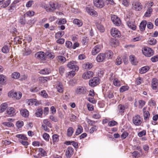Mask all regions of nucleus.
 Listing matches in <instances>:
<instances>
[{
	"label": "nucleus",
	"instance_id": "43",
	"mask_svg": "<svg viewBox=\"0 0 158 158\" xmlns=\"http://www.w3.org/2000/svg\"><path fill=\"white\" fill-rule=\"evenodd\" d=\"M97 29L101 32H103L104 31V27L101 24L97 23L96 24Z\"/></svg>",
	"mask_w": 158,
	"mask_h": 158
},
{
	"label": "nucleus",
	"instance_id": "22",
	"mask_svg": "<svg viewBox=\"0 0 158 158\" xmlns=\"http://www.w3.org/2000/svg\"><path fill=\"white\" fill-rule=\"evenodd\" d=\"M133 5H134V8L136 10H139L142 9V6L141 4L139 2H135Z\"/></svg>",
	"mask_w": 158,
	"mask_h": 158
},
{
	"label": "nucleus",
	"instance_id": "27",
	"mask_svg": "<svg viewBox=\"0 0 158 158\" xmlns=\"http://www.w3.org/2000/svg\"><path fill=\"white\" fill-rule=\"evenodd\" d=\"M21 114L24 117H27L29 115V113L28 110L26 109H23L20 111Z\"/></svg>",
	"mask_w": 158,
	"mask_h": 158
},
{
	"label": "nucleus",
	"instance_id": "5",
	"mask_svg": "<svg viewBox=\"0 0 158 158\" xmlns=\"http://www.w3.org/2000/svg\"><path fill=\"white\" fill-rule=\"evenodd\" d=\"M68 67L72 69L75 71H78L79 68L77 64V62L74 61H72L69 62L67 64Z\"/></svg>",
	"mask_w": 158,
	"mask_h": 158
},
{
	"label": "nucleus",
	"instance_id": "8",
	"mask_svg": "<svg viewBox=\"0 0 158 158\" xmlns=\"http://www.w3.org/2000/svg\"><path fill=\"white\" fill-rule=\"evenodd\" d=\"M111 35L114 37H118L121 35V33L116 28H114L111 29Z\"/></svg>",
	"mask_w": 158,
	"mask_h": 158
},
{
	"label": "nucleus",
	"instance_id": "7",
	"mask_svg": "<svg viewBox=\"0 0 158 158\" xmlns=\"http://www.w3.org/2000/svg\"><path fill=\"white\" fill-rule=\"evenodd\" d=\"M111 19L113 23L116 26H118L121 24V22L120 19L116 15L112 16Z\"/></svg>",
	"mask_w": 158,
	"mask_h": 158
},
{
	"label": "nucleus",
	"instance_id": "56",
	"mask_svg": "<svg viewBox=\"0 0 158 158\" xmlns=\"http://www.w3.org/2000/svg\"><path fill=\"white\" fill-rule=\"evenodd\" d=\"M36 99H31L28 100L27 103L29 105H32L34 104V102L36 101Z\"/></svg>",
	"mask_w": 158,
	"mask_h": 158
},
{
	"label": "nucleus",
	"instance_id": "55",
	"mask_svg": "<svg viewBox=\"0 0 158 158\" xmlns=\"http://www.w3.org/2000/svg\"><path fill=\"white\" fill-rule=\"evenodd\" d=\"M43 123L45 125L47 126L48 127L50 128H51L52 127V124L48 119H44L43 121Z\"/></svg>",
	"mask_w": 158,
	"mask_h": 158
},
{
	"label": "nucleus",
	"instance_id": "48",
	"mask_svg": "<svg viewBox=\"0 0 158 158\" xmlns=\"http://www.w3.org/2000/svg\"><path fill=\"white\" fill-rule=\"evenodd\" d=\"M35 14V12L31 10L26 12L24 15L27 16L31 17L33 16Z\"/></svg>",
	"mask_w": 158,
	"mask_h": 158
},
{
	"label": "nucleus",
	"instance_id": "53",
	"mask_svg": "<svg viewBox=\"0 0 158 158\" xmlns=\"http://www.w3.org/2000/svg\"><path fill=\"white\" fill-rule=\"evenodd\" d=\"M86 121L88 124L91 126H93L94 124H95L97 121H95L93 120H92L88 118H86Z\"/></svg>",
	"mask_w": 158,
	"mask_h": 158
},
{
	"label": "nucleus",
	"instance_id": "20",
	"mask_svg": "<svg viewBox=\"0 0 158 158\" xmlns=\"http://www.w3.org/2000/svg\"><path fill=\"white\" fill-rule=\"evenodd\" d=\"M129 60L132 64L134 65L137 64V62L136 59L134 55H130L129 56Z\"/></svg>",
	"mask_w": 158,
	"mask_h": 158
},
{
	"label": "nucleus",
	"instance_id": "6",
	"mask_svg": "<svg viewBox=\"0 0 158 158\" xmlns=\"http://www.w3.org/2000/svg\"><path fill=\"white\" fill-rule=\"evenodd\" d=\"M93 3L94 6L99 8H103L105 5L103 0H93Z\"/></svg>",
	"mask_w": 158,
	"mask_h": 158
},
{
	"label": "nucleus",
	"instance_id": "28",
	"mask_svg": "<svg viewBox=\"0 0 158 158\" xmlns=\"http://www.w3.org/2000/svg\"><path fill=\"white\" fill-rule=\"evenodd\" d=\"M2 52L4 53H8L10 51V46L4 45L2 48Z\"/></svg>",
	"mask_w": 158,
	"mask_h": 158
},
{
	"label": "nucleus",
	"instance_id": "50",
	"mask_svg": "<svg viewBox=\"0 0 158 158\" xmlns=\"http://www.w3.org/2000/svg\"><path fill=\"white\" fill-rule=\"evenodd\" d=\"M40 89L39 87L33 86L30 89V91L31 92L35 93L38 92Z\"/></svg>",
	"mask_w": 158,
	"mask_h": 158
},
{
	"label": "nucleus",
	"instance_id": "52",
	"mask_svg": "<svg viewBox=\"0 0 158 158\" xmlns=\"http://www.w3.org/2000/svg\"><path fill=\"white\" fill-rule=\"evenodd\" d=\"M39 152L41 153V156H44L46 155V152L42 148H40L39 149Z\"/></svg>",
	"mask_w": 158,
	"mask_h": 158
},
{
	"label": "nucleus",
	"instance_id": "13",
	"mask_svg": "<svg viewBox=\"0 0 158 158\" xmlns=\"http://www.w3.org/2000/svg\"><path fill=\"white\" fill-rule=\"evenodd\" d=\"M94 75L93 72L91 71H89L85 72L82 75V78L85 79H89L92 77Z\"/></svg>",
	"mask_w": 158,
	"mask_h": 158
},
{
	"label": "nucleus",
	"instance_id": "1",
	"mask_svg": "<svg viewBox=\"0 0 158 158\" xmlns=\"http://www.w3.org/2000/svg\"><path fill=\"white\" fill-rule=\"evenodd\" d=\"M74 93L76 95H85L88 94V90L85 86H78L75 89Z\"/></svg>",
	"mask_w": 158,
	"mask_h": 158
},
{
	"label": "nucleus",
	"instance_id": "32",
	"mask_svg": "<svg viewBox=\"0 0 158 158\" xmlns=\"http://www.w3.org/2000/svg\"><path fill=\"white\" fill-rule=\"evenodd\" d=\"M83 130V129L82 127L80 125H78L77 128L75 133V135H79L82 132Z\"/></svg>",
	"mask_w": 158,
	"mask_h": 158
},
{
	"label": "nucleus",
	"instance_id": "14",
	"mask_svg": "<svg viewBox=\"0 0 158 158\" xmlns=\"http://www.w3.org/2000/svg\"><path fill=\"white\" fill-rule=\"evenodd\" d=\"M106 55L104 53H100L99 54L96 58V60L99 62L103 61L106 58Z\"/></svg>",
	"mask_w": 158,
	"mask_h": 158
},
{
	"label": "nucleus",
	"instance_id": "38",
	"mask_svg": "<svg viewBox=\"0 0 158 158\" xmlns=\"http://www.w3.org/2000/svg\"><path fill=\"white\" fill-rule=\"evenodd\" d=\"M110 44L111 46L113 47H115L119 44L118 40L114 39L111 40Z\"/></svg>",
	"mask_w": 158,
	"mask_h": 158
},
{
	"label": "nucleus",
	"instance_id": "58",
	"mask_svg": "<svg viewBox=\"0 0 158 158\" xmlns=\"http://www.w3.org/2000/svg\"><path fill=\"white\" fill-rule=\"evenodd\" d=\"M57 59L62 63H64L66 61V58L63 56H58Z\"/></svg>",
	"mask_w": 158,
	"mask_h": 158
},
{
	"label": "nucleus",
	"instance_id": "3",
	"mask_svg": "<svg viewBox=\"0 0 158 158\" xmlns=\"http://www.w3.org/2000/svg\"><path fill=\"white\" fill-rule=\"evenodd\" d=\"M142 119L139 115L137 114L133 117L132 122L136 126H140L142 122Z\"/></svg>",
	"mask_w": 158,
	"mask_h": 158
},
{
	"label": "nucleus",
	"instance_id": "42",
	"mask_svg": "<svg viewBox=\"0 0 158 158\" xmlns=\"http://www.w3.org/2000/svg\"><path fill=\"white\" fill-rule=\"evenodd\" d=\"M129 87L127 85H124L121 86L119 89V91L121 93H123L128 89Z\"/></svg>",
	"mask_w": 158,
	"mask_h": 158
},
{
	"label": "nucleus",
	"instance_id": "30",
	"mask_svg": "<svg viewBox=\"0 0 158 158\" xmlns=\"http://www.w3.org/2000/svg\"><path fill=\"white\" fill-rule=\"evenodd\" d=\"M56 89L57 91L61 93L63 92V85L61 82H59L56 86Z\"/></svg>",
	"mask_w": 158,
	"mask_h": 158
},
{
	"label": "nucleus",
	"instance_id": "33",
	"mask_svg": "<svg viewBox=\"0 0 158 158\" xmlns=\"http://www.w3.org/2000/svg\"><path fill=\"white\" fill-rule=\"evenodd\" d=\"M92 67V64L89 63H87L85 64H84L82 65L83 68L86 69H91Z\"/></svg>",
	"mask_w": 158,
	"mask_h": 158
},
{
	"label": "nucleus",
	"instance_id": "37",
	"mask_svg": "<svg viewBox=\"0 0 158 158\" xmlns=\"http://www.w3.org/2000/svg\"><path fill=\"white\" fill-rule=\"evenodd\" d=\"M43 113V110L42 109H39L36 110L35 113V115L37 117H40L42 115Z\"/></svg>",
	"mask_w": 158,
	"mask_h": 158
},
{
	"label": "nucleus",
	"instance_id": "63",
	"mask_svg": "<svg viewBox=\"0 0 158 158\" xmlns=\"http://www.w3.org/2000/svg\"><path fill=\"white\" fill-rule=\"evenodd\" d=\"M10 0H7L5 2L4 4L2 5L1 7L4 8L10 4Z\"/></svg>",
	"mask_w": 158,
	"mask_h": 158
},
{
	"label": "nucleus",
	"instance_id": "51",
	"mask_svg": "<svg viewBox=\"0 0 158 158\" xmlns=\"http://www.w3.org/2000/svg\"><path fill=\"white\" fill-rule=\"evenodd\" d=\"M46 55L48 58L51 59H53L55 57V55L53 53L48 52H46Z\"/></svg>",
	"mask_w": 158,
	"mask_h": 158
},
{
	"label": "nucleus",
	"instance_id": "10",
	"mask_svg": "<svg viewBox=\"0 0 158 158\" xmlns=\"http://www.w3.org/2000/svg\"><path fill=\"white\" fill-rule=\"evenodd\" d=\"M35 57L42 60L46 59V56L44 52L40 51L36 53L35 55Z\"/></svg>",
	"mask_w": 158,
	"mask_h": 158
},
{
	"label": "nucleus",
	"instance_id": "24",
	"mask_svg": "<svg viewBox=\"0 0 158 158\" xmlns=\"http://www.w3.org/2000/svg\"><path fill=\"white\" fill-rule=\"evenodd\" d=\"M110 80L111 81L112 79L111 77L110 78ZM113 83L114 85L116 86H119L121 85L120 81L116 78H114L113 79Z\"/></svg>",
	"mask_w": 158,
	"mask_h": 158
},
{
	"label": "nucleus",
	"instance_id": "19",
	"mask_svg": "<svg viewBox=\"0 0 158 158\" xmlns=\"http://www.w3.org/2000/svg\"><path fill=\"white\" fill-rule=\"evenodd\" d=\"M126 108L124 105L120 104L118 106L117 111L119 113L122 114L124 112V110Z\"/></svg>",
	"mask_w": 158,
	"mask_h": 158
},
{
	"label": "nucleus",
	"instance_id": "25",
	"mask_svg": "<svg viewBox=\"0 0 158 158\" xmlns=\"http://www.w3.org/2000/svg\"><path fill=\"white\" fill-rule=\"evenodd\" d=\"M8 105L6 102L3 103L1 104L0 106V113L3 112L7 107Z\"/></svg>",
	"mask_w": 158,
	"mask_h": 158
},
{
	"label": "nucleus",
	"instance_id": "61",
	"mask_svg": "<svg viewBox=\"0 0 158 158\" xmlns=\"http://www.w3.org/2000/svg\"><path fill=\"white\" fill-rule=\"evenodd\" d=\"M23 125V122L21 121H18L16 123V125L18 128L21 127Z\"/></svg>",
	"mask_w": 158,
	"mask_h": 158
},
{
	"label": "nucleus",
	"instance_id": "2",
	"mask_svg": "<svg viewBox=\"0 0 158 158\" xmlns=\"http://www.w3.org/2000/svg\"><path fill=\"white\" fill-rule=\"evenodd\" d=\"M143 54L146 56L150 57L154 54V51L151 48L148 47H145L142 49Z\"/></svg>",
	"mask_w": 158,
	"mask_h": 158
},
{
	"label": "nucleus",
	"instance_id": "9",
	"mask_svg": "<svg viewBox=\"0 0 158 158\" xmlns=\"http://www.w3.org/2000/svg\"><path fill=\"white\" fill-rule=\"evenodd\" d=\"M85 9L86 12L90 15L95 17L98 16L97 12L91 7L89 6L87 7Z\"/></svg>",
	"mask_w": 158,
	"mask_h": 158
},
{
	"label": "nucleus",
	"instance_id": "54",
	"mask_svg": "<svg viewBox=\"0 0 158 158\" xmlns=\"http://www.w3.org/2000/svg\"><path fill=\"white\" fill-rule=\"evenodd\" d=\"M138 107L139 108H142L145 104V102L142 100H139L138 101Z\"/></svg>",
	"mask_w": 158,
	"mask_h": 158
},
{
	"label": "nucleus",
	"instance_id": "44",
	"mask_svg": "<svg viewBox=\"0 0 158 158\" xmlns=\"http://www.w3.org/2000/svg\"><path fill=\"white\" fill-rule=\"evenodd\" d=\"M156 40L154 38L150 39L147 42L148 44L151 45H155L156 43Z\"/></svg>",
	"mask_w": 158,
	"mask_h": 158
},
{
	"label": "nucleus",
	"instance_id": "49",
	"mask_svg": "<svg viewBox=\"0 0 158 158\" xmlns=\"http://www.w3.org/2000/svg\"><path fill=\"white\" fill-rule=\"evenodd\" d=\"M117 124L118 123L114 120H112L108 123V125L110 127L116 126Z\"/></svg>",
	"mask_w": 158,
	"mask_h": 158
},
{
	"label": "nucleus",
	"instance_id": "23",
	"mask_svg": "<svg viewBox=\"0 0 158 158\" xmlns=\"http://www.w3.org/2000/svg\"><path fill=\"white\" fill-rule=\"evenodd\" d=\"M51 72V70L49 68H45L41 70L40 73L42 74H48Z\"/></svg>",
	"mask_w": 158,
	"mask_h": 158
},
{
	"label": "nucleus",
	"instance_id": "64",
	"mask_svg": "<svg viewBox=\"0 0 158 158\" xmlns=\"http://www.w3.org/2000/svg\"><path fill=\"white\" fill-rule=\"evenodd\" d=\"M143 82V78L140 77H139L135 81L136 84L138 85H139Z\"/></svg>",
	"mask_w": 158,
	"mask_h": 158
},
{
	"label": "nucleus",
	"instance_id": "60",
	"mask_svg": "<svg viewBox=\"0 0 158 158\" xmlns=\"http://www.w3.org/2000/svg\"><path fill=\"white\" fill-rule=\"evenodd\" d=\"M52 140L53 142H56L59 140L58 136L56 134H54L52 135Z\"/></svg>",
	"mask_w": 158,
	"mask_h": 158
},
{
	"label": "nucleus",
	"instance_id": "39",
	"mask_svg": "<svg viewBox=\"0 0 158 158\" xmlns=\"http://www.w3.org/2000/svg\"><path fill=\"white\" fill-rule=\"evenodd\" d=\"M56 22L58 24H63L66 23V20L65 19H59L58 20H57Z\"/></svg>",
	"mask_w": 158,
	"mask_h": 158
},
{
	"label": "nucleus",
	"instance_id": "57",
	"mask_svg": "<svg viewBox=\"0 0 158 158\" xmlns=\"http://www.w3.org/2000/svg\"><path fill=\"white\" fill-rule=\"evenodd\" d=\"M65 46L68 48L72 49V43L70 41H66L65 42Z\"/></svg>",
	"mask_w": 158,
	"mask_h": 158
},
{
	"label": "nucleus",
	"instance_id": "47",
	"mask_svg": "<svg viewBox=\"0 0 158 158\" xmlns=\"http://www.w3.org/2000/svg\"><path fill=\"white\" fill-rule=\"evenodd\" d=\"M106 56L109 58H111L113 56V53L112 52L111 50H108L106 52Z\"/></svg>",
	"mask_w": 158,
	"mask_h": 158
},
{
	"label": "nucleus",
	"instance_id": "59",
	"mask_svg": "<svg viewBox=\"0 0 158 158\" xmlns=\"http://www.w3.org/2000/svg\"><path fill=\"white\" fill-rule=\"evenodd\" d=\"M5 77L3 75H0V82L1 84L3 85L5 83Z\"/></svg>",
	"mask_w": 158,
	"mask_h": 158
},
{
	"label": "nucleus",
	"instance_id": "41",
	"mask_svg": "<svg viewBox=\"0 0 158 158\" xmlns=\"http://www.w3.org/2000/svg\"><path fill=\"white\" fill-rule=\"evenodd\" d=\"M14 98L17 99H20L22 96V94L20 92H15L14 94Z\"/></svg>",
	"mask_w": 158,
	"mask_h": 158
},
{
	"label": "nucleus",
	"instance_id": "46",
	"mask_svg": "<svg viewBox=\"0 0 158 158\" xmlns=\"http://www.w3.org/2000/svg\"><path fill=\"white\" fill-rule=\"evenodd\" d=\"M64 32L63 31H59L55 35V37L57 38H61L64 34Z\"/></svg>",
	"mask_w": 158,
	"mask_h": 158
},
{
	"label": "nucleus",
	"instance_id": "45",
	"mask_svg": "<svg viewBox=\"0 0 158 158\" xmlns=\"http://www.w3.org/2000/svg\"><path fill=\"white\" fill-rule=\"evenodd\" d=\"M12 77L14 79H17L19 78L20 76V73L17 72H14L11 75Z\"/></svg>",
	"mask_w": 158,
	"mask_h": 158
},
{
	"label": "nucleus",
	"instance_id": "62",
	"mask_svg": "<svg viewBox=\"0 0 158 158\" xmlns=\"http://www.w3.org/2000/svg\"><path fill=\"white\" fill-rule=\"evenodd\" d=\"M146 132L145 130H143L142 131H140L138 134V135L139 137H142L143 136L146 135Z\"/></svg>",
	"mask_w": 158,
	"mask_h": 158
},
{
	"label": "nucleus",
	"instance_id": "4",
	"mask_svg": "<svg viewBox=\"0 0 158 158\" xmlns=\"http://www.w3.org/2000/svg\"><path fill=\"white\" fill-rule=\"evenodd\" d=\"M100 82V80L98 77H94L89 80V85L90 86L94 87L98 85Z\"/></svg>",
	"mask_w": 158,
	"mask_h": 158
},
{
	"label": "nucleus",
	"instance_id": "31",
	"mask_svg": "<svg viewBox=\"0 0 158 158\" xmlns=\"http://www.w3.org/2000/svg\"><path fill=\"white\" fill-rule=\"evenodd\" d=\"M152 12V9L151 7H149L145 13L144 16L146 17H149L151 16V13Z\"/></svg>",
	"mask_w": 158,
	"mask_h": 158
},
{
	"label": "nucleus",
	"instance_id": "34",
	"mask_svg": "<svg viewBox=\"0 0 158 158\" xmlns=\"http://www.w3.org/2000/svg\"><path fill=\"white\" fill-rule=\"evenodd\" d=\"M19 22L21 24L24 25L26 23L25 17L24 16H20L19 19Z\"/></svg>",
	"mask_w": 158,
	"mask_h": 158
},
{
	"label": "nucleus",
	"instance_id": "12",
	"mask_svg": "<svg viewBox=\"0 0 158 158\" xmlns=\"http://www.w3.org/2000/svg\"><path fill=\"white\" fill-rule=\"evenodd\" d=\"M50 7H46L45 8L47 12H52L56 9V5L53 2H50L49 4Z\"/></svg>",
	"mask_w": 158,
	"mask_h": 158
},
{
	"label": "nucleus",
	"instance_id": "11",
	"mask_svg": "<svg viewBox=\"0 0 158 158\" xmlns=\"http://www.w3.org/2000/svg\"><path fill=\"white\" fill-rule=\"evenodd\" d=\"M151 87L154 90H158V80L156 78H153L151 81Z\"/></svg>",
	"mask_w": 158,
	"mask_h": 158
},
{
	"label": "nucleus",
	"instance_id": "17",
	"mask_svg": "<svg viewBox=\"0 0 158 158\" xmlns=\"http://www.w3.org/2000/svg\"><path fill=\"white\" fill-rule=\"evenodd\" d=\"M15 110L13 107H9L7 109V114L10 116H14L15 114Z\"/></svg>",
	"mask_w": 158,
	"mask_h": 158
},
{
	"label": "nucleus",
	"instance_id": "16",
	"mask_svg": "<svg viewBox=\"0 0 158 158\" xmlns=\"http://www.w3.org/2000/svg\"><path fill=\"white\" fill-rule=\"evenodd\" d=\"M73 153V149L69 147L67 148L65 152V155L67 158H70Z\"/></svg>",
	"mask_w": 158,
	"mask_h": 158
},
{
	"label": "nucleus",
	"instance_id": "18",
	"mask_svg": "<svg viewBox=\"0 0 158 158\" xmlns=\"http://www.w3.org/2000/svg\"><path fill=\"white\" fill-rule=\"evenodd\" d=\"M147 22L146 20H143L140 23L139 27L140 31H143L145 30Z\"/></svg>",
	"mask_w": 158,
	"mask_h": 158
},
{
	"label": "nucleus",
	"instance_id": "40",
	"mask_svg": "<svg viewBox=\"0 0 158 158\" xmlns=\"http://www.w3.org/2000/svg\"><path fill=\"white\" fill-rule=\"evenodd\" d=\"M127 23L129 27L133 30H135L136 29V27L133 23L128 22Z\"/></svg>",
	"mask_w": 158,
	"mask_h": 158
},
{
	"label": "nucleus",
	"instance_id": "36",
	"mask_svg": "<svg viewBox=\"0 0 158 158\" xmlns=\"http://www.w3.org/2000/svg\"><path fill=\"white\" fill-rule=\"evenodd\" d=\"M16 137L17 138H19L20 139L19 140H28L27 137L25 135L23 134H17L16 135Z\"/></svg>",
	"mask_w": 158,
	"mask_h": 158
},
{
	"label": "nucleus",
	"instance_id": "21",
	"mask_svg": "<svg viewBox=\"0 0 158 158\" xmlns=\"http://www.w3.org/2000/svg\"><path fill=\"white\" fill-rule=\"evenodd\" d=\"M73 23L78 27H81L83 25L82 21L77 19H74L73 20Z\"/></svg>",
	"mask_w": 158,
	"mask_h": 158
},
{
	"label": "nucleus",
	"instance_id": "35",
	"mask_svg": "<svg viewBox=\"0 0 158 158\" xmlns=\"http://www.w3.org/2000/svg\"><path fill=\"white\" fill-rule=\"evenodd\" d=\"M144 108L143 109L144 111ZM143 116L144 120L146 121L149 119L150 116V114L148 111H143Z\"/></svg>",
	"mask_w": 158,
	"mask_h": 158
},
{
	"label": "nucleus",
	"instance_id": "29",
	"mask_svg": "<svg viewBox=\"0 0 158 158\" xmlns=\"http://www.w3.org/2000/svg\"><path fill=\"white\" fill-rule=\"evenodd\" d=\"M74 130L72 127H69L67 131V135L68 137L71 136L74 132Z\"/></svg>",
	"mask_w": 158,
	"mask_h": 158
},
{
	"label": "nucleus",
	"instance_id": "15",
	"mask_svg": "<svg viewBox=\"0 0 158 158\" xmlns=\"http://www.w3.org/2000/svg\"><path fill=\"white\" fill-rule=\"evenodd\" d=\"M101 48V46L100 45H98L95 46L93 49L92 51V54L93 55H95L100 52Z\"/></svg>",
	"mask_w": 158,
	"mask_h": 158
},
{
	"label": "nucleus",
	"instance_id": "26",
	"mask_svg": "<svg viewBox=\"0 0 158 158\" xmlns=\"http://www.w3.org/2000/svg\"><path fill=\"white\" fill-rule=\"evenodd\" d=\"M149 69L148 66L143 67L139 69V73L141 74H143L147 72Z\"/></svg>",
	"mask_w": 158,
	"mask_h": 158
}]
</instances>
